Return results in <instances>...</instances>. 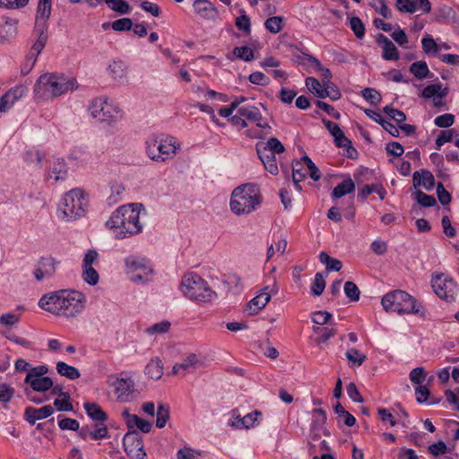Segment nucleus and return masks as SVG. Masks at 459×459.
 I'll return each mask as SVG.
<instances>
[{
	"label": "nucleus",
	"instance_id": "f257e3e1",
	"mask_svg": "<svg viewBox=\"0 0 459 459\" xmlns=\"http://www.w3.org/2000/svg\"><path fill=\"white\" fill-rule=\"evenodd\" d=\"M86 297L77 290H60L41 297L39 306L54 315L74 317L85 307Z\"/></svg>",
	"mask_w": 459,
	"mask_h": 459
},
{
	"label": "nucleus",
	"instance_id": "bf43d9fd",
	"mask_svg": "<svg viewBox=\"0 0 459 459\" xmlns=\"http://www.w3.org/2000/svg\"><path fill=\"white\" fill-rule=\"evenodd\" d=\"M48 372V368L45 365L38 366L35 368H30L27 373L24 381L32 380L33 378H41L45 377L44 376Z\"/></svg>",
	"mask_w": 459,
	"mask_h": 459
},
{
	"label": "nucleus",
	"instance_id": "58836bf2",
	"mask_svg": "<svg viewBox=\"0 0 459 459\" xmlns=\"http://www.w3.org/2000/svg\"><path fill=\"white\" fill-rule=\"evenodd\" d=\"M58 262L53 257H42L39 261V267L47 277H51L56 273V266Z\"/></svg>",
	"mask_w": 459,
	"mask_h": 459
},
{
	"label": "nucleus",
	"instance_id": "c756f323",
	"mask_svg": "<svg viewBox=\"0 0 459 459\" xmlns=\"http://www.w3.org/2000/svg\"><path fill=\"white\" fill-rule=\"evenodd\" d=\"M29 384L33 391L36 392H46L53 386V380L48 377L33 378L32 380L25 381Z\"/></svg>",
	"mask_w": 459,
	"mask_h": 459
},
{
	"label": "nucleus",
	"instance_id": "a19ab883",
	"mask_svg": "<svg viewBox=\"0 0 459 459\" xmlns=\"http://www.w3.org/2000/svg\"><path fill=\"white\" fill-rule=\"evenodd\" d=\"M333 411L334 413L337 414L339 417L343 418V421L346 426L352 427L355 424V417L351 415L349 411H347L341 404V403H336V404L333 406Z\"/></svg>",
	"mask_w": 459,
	"mask_h": 459
},
{
	"label": "nucleus",
	"instance_id": "2eb2a0df",
	"mask_svg": "<svg viewBox=\"0 0 459 459\" xmlns=\"http://www.w3.org/2000/svg\"><path fill=\"white\" fill-rule=\"evenodd\" d=\"M89 110L92 117L108 124L114 120V113L117 112L111 104L102 99L92 100Z\"/></svg>",
	"mask_w": 459,
	"mask_h": 459
},
{
	"label": "nucleus",
	"instance_id": "7ed1b4c3",
	"mask_svg": "<svg viewBox=\"0 0 459 459\" xmlns=\"http://www.w3.org/2000/svg\"><path fill=\"white\" fill-rule=\"evenodd\" d=\"M78 87L74 78H68L64 74H44L39 76L34 85V93L37 99L47 100Z\"/></svg>",
	"mask_w": 459,
	"mask_h": 459
},
{
	"label": "nucleus",
	"instance_id": "37998d69",
	"mask_svg": "<svg viewBox=\"0 0 459 459\" xmlns=\"http://www.w3.org/2000/svg\"><path fill=\"white\" fill-rule=\"evenodd\" d=\"M283 26V19L281 16L268 18L264 22V27L272 33H278Z\"/></svg>",
	"mask_w": 459,
	"mask_h": 459
},
{
	"label": "nucleus",
	"instance_id": "de8ad7c7",
	"mask_svg": "<svg viewBox=\"0 0 459 459\" xmlns=\"http://www.w3.org/2000/svg\"><path fill=\"white\" fill-rule=\"evenodd\" d=\"M170 325H171L170 322H169L167 320H163L161 322L154 324L153 325L146 328L145 333L150 335L165 333L169 330Z\"/></svg>",
	"mask_w": 459,
	"mask_h": 459
},
{
	"label": "nucleus",
	"instance_id": "0e129e2a",
	"mask_svg": "<svg viewBox=\"0 0 459 459\" xmlns=\"http://www.w3.org/2000/svg\"><path fill=\"white\" fill-rule=\"evenodd\" d=\"M14 394V389L9 385L1 383L0 384V402L6 403L12 400Z\"/></svg>",
	"mask_w": 459,
	"mask_h": 459
},
{
	"label": "nucleus",
	"instance_id": "9b49d317",
	"mask_svg": "<svg viewBox=\"0 0 459 459\" xmlns=\"http://www.w3.org/2000/svg\"><path fill=\"white\" fill-rule=\"evenodd\" d=\"M127 274L131 281H145L149 280V275L152 273V268L146 258L129 256L126 258Z\"/></svg>",
	"mask_w": 459,
	"mask_h": 459
},
{
	"label": "nucleus",
	"instance_id": "4d7b16f0",
	"mask_svg": "<svg viewBox=\"0 0 459 459\" xmlns=\"http://www.w3.org/2000/svg\"><path fill=\"white\" fill-rule=\"evenodd\" d=\"M383 111L393 120L396 122V124L403 123L406 120V115L403 111L393 108L389 106H385L383 108Z\"/></svg>",
	"mask_w": 459,
	"mask_h": 459
},
{
	"label": "nucleus",
	"instance_id": "603ef678",
	"mask_svg": "<svg viewBox=\"0 0 459 459\" xmlns=\"http://www.w3.org/2000/svg\"><path fill=\"white\" fill-rule=\"evenodd\" d=\"M350 26L354 35L358 39H362L365 36V25L361 19L359 17H352L350 20Z\"/></svg>",
	"mask_w": 459,
	"mask_h": 459
},
{
	"label": "nucleus",
	"instance_id": "b1692460",
	"mask_svg": "<svg viewBox=\"0 0 459 459\" xmlns=\"http://www.w3.org/2000/svg\"><path fill=\"white\" fill-rule=\"evenodd\" d=\"M412 182L415 188L423 186L429 191L435 186V178L430 171L421 169L413 173Z\"/></svg>",
	"mask_w": 459,
	"mask_h": 459
},
{
	"label": "nucleus",
	"instance_id": "09e8293b",
	"mask_svg": "<svg viewBox=\"0 0 459 459\" xmlns=\"http://www.w3.org/2000/svg\"><path fill=\"white\" fill-rule=\"evenodd\" d=\"M362 97L371 105L377 106L381 101V94L373 88H365L361 91Z\"/></svg>",
	"mask_w": 459,
	"mask_h": 459
},
{
	"label": "nucleus",
	"instance_id": "dca6fc26",
	"mask_svg": "<svg viewBox=\"0 0 459 459\" xmlns=\"http://www.w3.org/2000/svg\"><path fill=\"white\" fill-rule=\"evenodd\" d=\"M52 8V0H39L38 10H37V23H36V33L37 36L44 30V33L48 34V24L47 22L50 17Z\"/></svg>",
	"mask_w": 459,
	"mask_h": 459
},
{
	"label": "nucleus",
	"instance_id": "a878e982",
	"mask_svg": "<svg viewBox=\"0 0 459 459\" xmlns=\"http://www.w3.org/2000/svg\"><path fill=\"white\" fill-rule=\"evenodd\" d=\"M88 416L98 422H104L108 420L107 413L95 403H85L83 405Z\"/></svg>",
	"mask_w": 459,
	"mask_h": 459
},
{
	"label": "nucleus",
	"instance_id": "4be33fe9",
	"mask_svg": "<svg viewBox=\"0 0 459 459\" xmlns=\"http://www.w3.org/2000/svg\"><path fill=\"white\" fill-rule=\"evenodd\" d=\"M376 40L383 48V58L385 60L396 61L399 59V53L395 45L384 34L378 33Z\"/></svg>",
	"mask_w": 459,
	"mask_h": 459
},
{
	"label": "nucleus",
	"instance_id": "774afa93",
	"mask_svg": "<svg viewBox=\"0 0 459 459\" xmlns=\"http://www.w3.org/2000/svg\"><path fill=\"white\" fill-rule=\"evenodd\" d=\"M426 378V373L422 367L413 368L410 372V380L413 384L421 385Z\"/></svg>",
	"mask_w": 459,
	"mask_h": 459
},
{
	"label": "nucleus",
	"instance_id": "5701e85b",
	"mask_svg": "<svg viewBox=\"0 0 459 459\" xmlns=\"http://www.w3.org/2000/svg\"><path fill=\"white\" fill-rule=\"evenodd\" d=\"M193 6L195 12L204 19L214 20L218 15L217 9L208 0H195Z\"/></svg>",
	"mask_w": 459,
	"mask_h": 459
},
{
	"label": "nucleus",
	"instance_id": "e433bc0d",
	"mask_svg": "<svg viewBox=\"0 0 459 459\" xmlns=\"http://www.w3.org/2000/svg\"><path fill=\"white\" fill-rule=\"evenodd\" d=\"M108 70L112 77L117 81L123 80L126 75V66L122 61H113L109 65Z\"/></svg>",
	"mask_w": 459,
	"mask_h": 459
},
{
	"label": "nucleus",
	"instance_id": "13d9d810",
	"mask_svg": "<svg viewBox=\"0 0 459 459\" xmlns=\"http://www.w3.org/2000/svg\"><path fill=\"white\" fill-rule=\"evenodd\" d=\"M111 27L116 31H128L133 27V22L130 18H121L114 21Z\"/></svg>",
	"mask_w": 459,
	"mask_h": 459
},
{
	"label": "nucleus",
	"instance_id": "7c9ffc66",
	"mask_svg": "<svg viewBox=\"0 0 459 459\" xmlns=\"http://www.w3.org/2000/svg\"><path fill=\"white\" fill-rule=\"evenodd\" d=\"M318 259H319L320 263L325 264L326 270L328 272H330V271L339 272L342 267V263L340 260L331 257L325 251H322L319 254Z\"/></svg>",
	"mask_w": 459,
	"mask_h": 459
},
{
	"label": "nucleus",
	"instance_id": "c9c22d12",
	"mask_svg": "<svg viewBox=\"0 0 459 459\" xmlns=\"http://www.w3.org/2000/svg\"><path fill=\"white\" fill-rule=\"evenodd\" d=\"M410 72L418 79H424L429 75L428 65L424 61L412 63L410 66Z\"/></svg>",
	"mask_w": 459,
	"mask_h": 459
},
{
	"label": "nucleus",
	"instance_id": "412c9836",
	"mask_svg": "<svg viewBox=\"0 0 459 459\" xmlns=\"http://www.w3.org/2000/svg\"><path fill=\"white\" fill-rule=\"evenodd\" d=\"M54 413L51 405H45L39 409L27 407L24 411V420L30 425H34L37 420L46 419Z\"/></svg>",
	"mask_w": 459,
	"mask_h": 459
},
{
	"label": "nucleus",
	"instance_id": "6e6552de",
	"mask_svg": "<svg viewBox=\"0 0 459 459\" xmlns=\"http://www.w3.org/2000/svg\"><path fill=\"white\" fill-rule=\"evenodd\" d=\"M255 150L264 169L272 175H277L279 168L276 154L285 152V147L280 140L271 137L266 142H258L255 143Z\"/></svg>",
	"mask_w": 459,
	"mask_h": 459
},
{
	"label": "nucleus",
	"instance_id": "052dcab7",
	"mask_svg": "<svg viewBox=\"0 0 459 459\" xmlns=\"http://www.w3.org/2000/svg\"><path fill=\"white\" fill-rule=\"evenodd\" d=\"M434 123L441 128H447L455 123V116L449 113L438 116L435 118Z\"/></svg>",
	"mask_w": 459,
	"mask_h": 459
},
{
	"label": "nucleus",
	"instance_id": "4c0bfd02",
	"mask_svg": "<svg viewBox=\"0 0 459 459\" xmlns=\"http://www.w3.org/2000/svg\"><path fill=\"white\" fill-rule=\"evenodd\" d=\"M238 114L250 121H261L262 114L256 107H242L238 109Z\"/></svg>",
	"mask_w": 459,
	"mask_h": 459
},
{
	"label": "nucleus",
	"instance_id": "bb28decb",
	"mask_svg": "<svg viewBox=\"0 0 459 459\" xmlns=\"http://www.w3.org/2000/svg\"><path fill=\"white\" fill-rule=\"evenodd\" d=\"M448 94V88L446 87L442 89L440 83H435L426 86L421 91V96L425 99H429L432 97H437L438 99H443Z\"/></svg>",
	"mask_w": 459,
	"mask_h": 459
},
{
	"label": "nucleus",
	"instance_id": "72a5a7b5",
	"mask_svg": "<svg viewBox=\"0 0 459 459\" xmlns=\"http://www.w3.org/2000/svg\"><path fill=\"white\" fill-rule=\"evenodd\" d=\"M125 186L120 183H113L110 185V195L108 197V202L109 204H115L123 200V195L125 194Z\"/></svg>",
	"mask_w": 459,
	"mask_h": 459
},
{
	"label": "nucleus",
	"instance_id": "c85d7f7f",
	"mask_svg": "<svg viewBox=\"0 0 459 459\" xmlns=\"http://www.w3.org/2000/svg\"><path fill=\"white\" fill-rule=\"evenodd\" d=\"M56 371L59 375L65 377L71 380L77 379L81 377L79 370L64 361H59L56 363Z\"/></svg>",
	"mask_w": 459,
	"mask_h": 459
},
{
	"label": "nucleus",
	"instance_id": "8fccbe9b",
	"mask_svg": "<svg viewBox=\"0 0 459 459\" xmlns=\"http://www.w3.org/2000/svg\"><path fill=\"white\" fill-rule=\"evenodd\" d=\"M82 278L85 282L95 286L99 282V273L93 267H82Z\"/></svg>",
	"mask_w": 459,
	"mask_h": 459
},
{
	"label": "nucleus",
	"instance_id": "338daca9",
	"mask_svg": "<svg viewBox=\"0 0 459 459\" xmlns=\"http://www.w3.org/2000/svg\"><path fill=\"white\" fill-rule=\"evenodd\" d=\"M437 198L442 205H447L451 202V195L450 193L445 188L443 184L439 182L437 186Z\"/></svg>",
	"mask_w": 459,
	"mask_h": 459
},
{
	"label": "nucleus",
	"instance_id": "79ce46f5",
	"mask_svg": "<svg viewBox=\"0 0 459 459\" xmlns=\"http://www.w3.org/2000/svg\"><path fill=\"white\" fill-rule=\"evenodd\" d=\"M372 191H376V193L379 195L381 200L385 199L386 192L384 189V187L382 186L374 185V184L364 186L361 188L359 196L365 199L368 195H369L372 193Z\"/></svg>",
	"mask_w": 459,
	"mask_h": 459
},
{
	"label": "nucleus",
	"instance_id": "473e14b6",
	"mask_svg": "<svg viewBox=\"0 0 459 459\" xmlns=\"http://www.w3.org/2000/svg\"><path fill=\"white\" fill-rule=\"evenodd\" d=\"M351 367H359L367 359V356L355 348L349 349L345 353Z\"/></svg>",
	"mask_w": 459,
	"mask_h": 459
},
{
	"label": "nucleus",
	"instance_id": "e2e57ef3",
	"mask_svg": "<svg viewBox=\"0 0 459 459\" xmlns=\"http://www.w3.org/2000/svg\"><path fill=\"white\" fill-rule=\"evenodd\" d=\"M62 399H56L54 405L58 411H72L74 407L71 403V396L68 394L67 397H61Z\"/></svg>",
	"mask_w": 459,
	"mask_h": 459
},
{
	"label": "nucleus",
	"instance_id": "6e6d98bb",
	"mask_svg": "<svg viewBox=\"0 0 459 459\" xmlns=\"http://www.w3.org/2000/svg\"><path fill=\"white\" fill-rule=\"evenodd\" d=\"M370 5L372 8L379 13L384 18L389 19L392 17V12L385 4V0H374Z\"/></svg>",
	"mask_w": 459,
	"mask_h": 459
},
{
	"label": "nucleus",
	"instance_id": "f3484780",
	"mask_svg": "<svg viewBox=\"0 0 459 459\" xmlns=\"http://www.w3.org/2000/svg\"><path fill=\"white\" fill-rule=\"evenodd\" d=\"M27 89L23 85L16 86L0 98V112H7L14 103L25 95Z\"/></svg>",
	"mask_w": 459,
	"mask_h": 459
},
{
	"label": "nucleus",
	"instance_id": "680f3d73",
	"mask_svg": "<svg viewBox=\"0 0 459 459\" xmlns=\"http://www.w3.org/2000/svg\"><path fill=\"white\" fill-rule=\"evenodd\" d=\"M455 131L454 129H448L442 131L436 139L437 148L439 150L440 147L446 143L454 140Z\"/></svg>",
	"mask_w": 459,
	"mask_h": 459
},
{
	"label": "nucleus",
	"instance_id": "423d86ee",
	"mask_svg": "<svg viewBox=\"0 0 459 459\" xmlns=\"http://www.w3.org/2000/svg\"><path fill=\"white\" fill-rule=\"evenodd\" d=\"M179 289L186 298L196 302H211L217 297L208 283L195 273L183 276Z\"/></svg>",
	"mask_w": 459,
	"mask_h": 459
},
{
	"label": "nucleus",
	"instance_id": "49530a36",
	"mask_svg": "<svg viewBox=\"0 0 459 459\" xmlns=\"http://www.w3.org/2000/svg\"><path fill=\"white\" fill-rule=\"evenodd\" d=\"M232 54L238 59L249 62L254 59V52L251 48L243 46L236 47L232 50Z\"/></svg>",
	"mask_w": 459,
	"mask_h": 459
},
{
	"label": "nucleus",
	"instance_id": "9d476101",
	"mask_svg": "<svg viewBox=\"0 0 459 459\" xmlns=\"http://www.w3.org/2000/svg\"><path fill=\"white\" fill-rule=\"evenodd\" d=\"M432 288L435 293L442 299L447 302H453L457 294V285L455 281L444 273H437L432 276Z\"/></svg>",
	"mask_w": 459,
	"mask_h": 459
},
{
	"label": "nucleus",
	"instance_id": "a18cd8bd",
	"mask_svg": "<svg viewBox=\"0 0 459 459\" xmlns=\"http://www.w3.org/2000/svg\"><path fill=\"white\" fill-rule=\"evenodd\" d=\"M414 198L423 207H432L437 204L433 195H427L421 190H417L414 193Z\"/></svg>",
	"mask_w": 459,
	"mask_h": 459
},
{
	"label": "nucleus",
	"instance_id": "39448f33",
	"mask_svg": "<svg viewBox=\"0 0 459 459\" xmlns=\"http://www.w3.org/2000/svg\"><path fill=\"white\" fill-rule=\"evenodd\" d=\"M382 306L386 312L403 314H420L425 316V310L418 304L416 299L407 292L396 290L385 294L381 300Z\"/></svg>",
	"mask_w": 459,
	"mask_h": 459
},
{
	"label": "nucleus",
	"instance_id": "f03ea898",
	"mask_svg": "<svg viewBox=\"0 0 459 459\" xmlns=\"http://www.w3.org/2000/svg\"><path fill=\"white\" fill-rule=\"evenodd\" d=\"M141 208H143L141 204H129L118 207L106 222L107 227L114 230L115 237L119 239L130 238L142 232Z\"/></svg>",
	"mask_w": 459,
	"mask_h": 459
},
{
	"label": "nucleus",
	"instance_id": "2f4dec72",
	"mask_svg": "<svg viewBox=\"0 0 459 459\" xmlns=\"http://www.w3.org/2000/svg\"><path fill=\"white\" fill-rule=\"evenodd\" d=\"M156 416V427L159 429L164 428L170 417L169 406L162 403H159L157 407Z\"/></svg>",
	"mask_w": 459,
	"mask_h": 459
},
{
	"label": "nucleus",
	"instance_id": "393cba45",
	"mask_svg": "<svg viewBox=\"0 0 459 459\" xmlns=\"http://www.w3.org/2000/svg\"><path fill=\"white\" fill-rule=\"evenodd\" d=\"M145 375L153 380H159L163 375V363L160 359L154 358L146 365Z\"/></svg>",
	"mask_w": 459,
	"mask_h": 459
},
{
	"label": "nucleus",
	"instance_id": "3c124183",
	"mask_svg": "<svg viewBox=\"0 0 459 459\" xmlns=\"http://www.w3.org/2000/svg\"><path fill=\"white\" fill-rule=\"evenodd\" d=\"M105 3L115 12L121 14L128 13L130 11L129 4L124 0H105Z\"/></svg>",
	"mask_w": 459,
	"mask_h": 459
},
{
	"label": "nucleus",
	"instance_id": "f704fd0d",
	"mask_svg": "<svg viewBox=\"0 0 459 459\" xmlns=\"http://www.w3.org/2000/svg\"><path fill=\"white\" fill-rule=\"evenodd\" d=\"M198 362L197 357L195 353L188 354L183 359V361L174 365L172 368V374L176 375L179 370H186L190 368H194Z\"/></svg>",
	"mask_w": 459,
	"mask_h": 459
},
{
	"label": "nucleus",
	"instance_id": "0eeeda50",
	"mask_svg": "<svg viewBox=\"0 0 459 459\" xmlns=\"http://www.w3.org/2000/svg\"><path fill=\"white\" fill-rule=\"evenodd\" d=\"M87 200L81 189L67 192L58 205L61 218L66 221H75L85 214Z\"/></svg>",
	"mask_w": 459,
	"mask_h": 459
},
{
	"label": "nucleus",
	"instance_id": "c03bdc74",
	"mask_svg": "<svg viewBox=\"0 0 459 459\" xmlns=\"http://www.w3.org/2000/svg\"><path fill=\"white\" fill-rule=\"evenodd\" d=\"M305 178V174L302 173L301 162L295 160L292 161V180L295 185V187L298 190L301 189L299 186V182H301Z\"/></svg>",
	"mask_w": 459,
	"mask_h": 459
},
{
	"label": "nucleus",
	"instance_id": "a211bd4d",
	"mask_svg": "<svg viewBox=\"0 0 459 459\" xmlns=\"http://www.w3.org/2000/svg\"><path fill=\"white\" fill-rule=\"evenodd\" d=\"M112 377L109 378L111 381ZM114 386L115 393L117 395V400L120 402H126L129 395L134 392V381L130 378H116L114 381L109 382Z\"/></svg>",
	"mask_w": 459,
	"mask_h": 459
},
{
	"label": "nucleus",
	"instance_id": "69168bd1",
	"mask_svg": "<svg viewBox=\"0 0 459 459\" xmlns=\"http://www.w3.org/2000/svg\"><path fill=\"white\" fill-rule=\"evenodd\" d=\"M235 24L238 30H243L245 33L249 34L251 32L250 20L244 11L243 14L236 19Z\"/></svg>",
	"mask_w": 459,
	"mask_h": 459
},
{
	"label": "nucleus",
	"instance_id": "20e7f679",
	"mask_svg": "<svg viewBox=\"0 0 459 459\" xmlns=\"http://www.w3.org/2000/svg\"><path fill=\"white\" fill-rule=\"evenodd\" d=\"M262 196L255 184H244L236 187L230 197V209L237 215L248 214L261 204Z\"/></svg>",
	"mask_w": 459,
	"mask_h": 459
},
{
	"label": "nucleus",
	"instance_id": "aec40b11",
	"mask_svg": "<svg viewBox=\"0 0 459 459\" xmlns=\"http://www.w3.org/2000/svg\"><path fill=\"white\" fill-rule=\"evenodd\" d=\"M17 21L5 16H0V44L14 38L17 33Z\"/></svg>",
	"mask_w": 459,
	"mask_h": 459
},
{
	"label": "nucleus",
	"instance_id": "6ab92c4d",
	"mask_svg": "<svg viewBox=\"0 0 459 459\" xmlns=\"http://www.w3.org/2000/svg\"><path fill=\"white\" fill-rule=\"evenodd\" d=\"M396 7L402 13H414L417 9L422 10L425 13L431 11V4L429 0H396Z\"/></svg>",
	"mask_w": 459,
	"mask_h": 459
},
{
	"label": "nucleus",
	"instance_id": "1a4fd4ad",
	"mask_svg": "<svg viewBox=\"0 0 459 459\" xmlns=\"http://www.w3.org/2000/svg\"><path fill=\"white\" fill-rule=\"evenodd\" d=\"M179 144L173 137H152L145 143V151L148 157L157 162H164L174 157Z\"/></svg>",
	"mask_w": 459,
	"mask_h": 459
},
{
	"label": "nucleus",
	"instance_id": "864d4df0",
	"mask_svg": "<svg viewBox=\"0 0 459 459\" xmlns=\"http://www.w3.org/2000/svg\"><path fill=\"white\" fill-rule=\"evenodd\" d=\"M306 86L314 95L322 99V95H320V93H324V87L317 79L314 77H307L306 79Z\"/></svg>",
	"mask_w": 459,
	"mask_h": 459
},
{
	"label": "nucleus",
	"instance_id": "cd10ccee",
	"mask_svg": "<svg viewBox=\"0 0 459 459\" xmlns=\"http://www.w3.org/2000/svg\"><path fill=\"white\" fill-rule=\"evenodd\" d=\"M355 190V184L351 178H347L338 184L333 190L332 195L334 198H341L345 195L351 194Z\"/></svg>",
	"mask_w": 459,
	"mask_h": 459
},
{
	"label": "nucleus",
	"instance_id": "4468645a",
	"mask_svg": "<svg viewBox=\"0 0 459 459\" xmlns=\"http://www.w3.org/2000/svg\"><path fill=\"white\" fill-rule=\"evenodd\" d=\"M279 290L276 281H273L272 286H265L261 292L253 298L247 304V309L249 315H255L263 309L270 301L272 295L276 294Z\"/></svg>",
	"mask_w": 459,
	"mask_h": 459
},
{
	"label": "nucleus",
	"instance_id": "5fc2aeb1",
	"mask_svg": "<svg viewBox=\"0 0 459 459\" xmlns=\"http://www.w3.org/2000/svg\"><path fill=\"white\" fill-rule=\"evenodd\" d=\"M344 293L351 301H358L359 299L360 291L353 281H346L344 283Z\"/></svg>",
	"mask_w": 459,
	"mask_h": 459
},
{
	"label": "nucleus",
	"instance_id": "ddd939ff",
	"mask_svg": "<svg viewBox=\"0 0 459 459\" xmlns=\"http://www.w3.org/2000/svg\"><path fill=\"white\" fill-rule=\"evenodd\" d=\"M48 34L44 30L38 35L36 42L31 46L30 50L25 57V61L22 65L21 73L23 75L28 74L36 64L39 55L41 53L48 41Z\"/></svg>",
	"mask_w": 459,
	"mask_h": 459
},
{
	"label": "nucleus",
	"instance_id": "f8f14e48",
	"mask_svg": "<svg viewBox=\"0 0 459 459\" xmlns=\"http://www.w3.org/2000/svg\"><path fill=\"white\" fill-rule=\"evenodd\" d=\"M123 446L131 459H147L142 436L136 429L128 430L123 438Z\"/></svg>",
	"mask_w": 459,
	"mask_h": 459
},
{
	"label": "nucleus",
	"instance_id": "ea45409f",
	"mask_svg": "<svg viewBox=\"0 0 459 459\" xmlns=\"http://www.w3.org/2000/svg\"><path fill=\"white\" fill-rule=\"evenodd\" d=\"M326 276L327 273L325 274L323 273H316L314 281L311 286V291L315 296H320L324 292L326 285L325 280Z\"/></svg>",
	"mask_w": 459,
	"mask_h": 459
}]
</instances>
